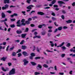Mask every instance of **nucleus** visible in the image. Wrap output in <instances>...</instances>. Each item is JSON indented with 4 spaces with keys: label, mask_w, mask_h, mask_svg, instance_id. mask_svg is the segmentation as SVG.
I'll use <instances>...</instances> for the list:
<instances>
[{
    "label": "nucleus",
    "mask_w": 75,
    "mask_h": 75,
    "mask_svg": "<svg viewBox=\"0 0 75 75\" xmlns=\"http://www.w3.org/2000/svg\"><path fill=\"white\" fill-rule=\"evenodd\" d=\"M66 22L67 23H71L72 22V20H69L68 21H67Z\"/></svg>",
    "instance_id": "nucleus-18"
},
{
    "label": "nucleus",
    "mask_w": 75,
    "mask_h": 75,
    "mask_svg": "<svg viewBox=\"0 0 75 75\" xmlns=\"http://www.w3.org/2000/svg\"><path fill=\"white\" fill-rule=\"evenodd\" d=\"M13 15L15 16H18L17 14L16 13H14Z\"/></svg>",
    "instance_id": "nucleus-63"
},
{
    "label": "nucleus",
    "mask_w": 75,
    "mask_h": 75,
    "mask_svg": "<svg viewBox=\"0 0 75 75\" xmlns=\"http://www.w3.org/2000/svg\"><path fill=\"white\" fill-rule=\"evenodd\" d=\"M62 27H60L58 28V30L60 31L62 30Z\"/></svg>",
    "instance_id": "nucleus-31"
},
{
    "label": "nucleus",
    "mask_w": 75,
    "mask_h": 75,
    "mask_svg": "<svg viewBox=\"0 0 75 75\" xmlns=\"http://www.w3.org/2000/svg\"><path fill=\"white\" fill-rule=\"evenodd\" d=\"M6 12L7 13H11V11H7Z\"/></svg>",
    "instance_id": "nucleus-46"
},
{
    "label": "nucleus",
    "mask_w": 75,
    "mask_h": 75,
    "mask_svg": "<svg viewBox=\"0 0 75 75\" xmlns=\"http://www.w3.org/2000/svg\"><path fill=\"white\" fill-rule=\"evenodd\" d=\"M72 6H75V2H74L72 4Z\"/></svg>",
    "instance_id": "nucleus-55"
},
{
    "label": "nucleus",
    "mask_w": 75,
    "mask_h": 75,
    "mask_svg": "<svg viewBox=\"0 0 75 75\" xmlns=\"http://www.w3.org/2000/svg\"><path fill=\"white\" fill-rule=\"evenodd\" d=\"M3 44L4 45H6V42H3Z\"/></svg>",
    "instance_id": "nucleus-59"
},
{
    "label": "nucleus",
    "mask_w": 75,
    "mask_h": 75,
    "mask_svg": "<svg viewBox=\"0 0 75 75\" xmlns=\"http://www.w3.org/2000/svg\"><path fill=\"white\" fill-rule=\"evenodd\" d=\"M31 63L33 65H36V64L34 62H31Z\"/></svg>",
    "instance_id": "nucleus-20"
},
{
    "label": "nucleus",
    "mask_w": 75,
    "mask_h": 75,
    "mask_svg": "<svg viewBox=\"0 0 75 75\" xmlns=\"http://www.w3.org/2000/svg\"><path fill=\"white\" fill-rule=\"evenodd\" d=\"M67 28H68V27H67V26L63 27L64 29H67Z\"/></svg>",
    "instance_id": "nucleus-54"
},
{
    "label": "nucleus",
    "mask_w": 75,
    "mask_h": 75,
    "mask_svg": "<svg viewBox=\"0 0 75 75\" xmlns=\"http://www.w3.org/2000/svg\"><path fill=\"white\" fill-rule=\"evenodd\" d=\"M8 48H9V46L8 45V46L6 48V51H8Z\"/></svg>",
    "instance_id": "nucleus-53"
},
{
    "label": "nucleus",
    "mask_w": 75,
    "mask_h": 75,
    "mask_svg": "<svg viewBox=\"0 0 75 75\" xmlns=\"http://www.w3.org/2000/svg\"><path fill=\"white\" fill-rule=\"evenodd\" d=\"M54 7H58V5H54Z\"/></svg>",
    "instance_id": "nucleus-51"
},
{
    "label": "nucleus",
    "mask_w": 75,
    "mask_h": 75,
    "mask_svg": "<svg viewBox=\"0 0 75 75\" xmlns=\"http://www.w3.org/2000/svg\"><path fill=\"white\" fill-rule=\"evenodd\" d=\"M41 68V66L40 64H38V66L37 67V68Z\"/></svg>",
    "instance_id": "nucleus-32"
},
{
    "label": "nucleus",
    "mask_w": 75,
    "mask_h": 75,
    "mask_svg": "<svg viewBox=\"0 0 75 75\" xmlns=\"http://www.w3.org/2000/svg\"><path fill=\"white\" fill-rule=\"evenodd\" d=\"M18 57H21V55H22V54H21V53H18Z\"/></svg>",
    "instance_id": "nucleus-34"
},
{
    "label": "nucleus",
    "mask_w": 75,
    "mask_h": 75,
    "mask_svg": "<svg viewBox=\"0 0 75 75\" xmlns=\"http://www.w3.org/2000/svg\"><path fill=\"white\" fill-rule=\"evenodd\" d=\"M73 25H74L73 24L70 25V26L72 27L71 28V30H72V29H73L72 27H73Z\"/></svg>",
    "instance_id": "nucleus-58"
},
{
    "label": "nucleus",
    "mask_w": 75,
    "mask_h": 75,
    "mask_svg": "<svg viewBox=\"0 0 75 75\" xmlns=\"http://www.w3.org/2000/svg\"><path fill=\"white\" fill-rule=\"evenodd\" d=\"M4 2L5 4L9 3H10V0H4Z\"/></svg>",
    "instance_id": "nucleus-4"
},
{
    "label": "nucleus",
    "mask_w": 75,
    "mask_h": 75,
    "mask_svg": "<svg viewBox=\"0 0 75 75\" xmlns=\"http://www.w3.org/2000/svg\"><path fill=\"white\" fill-rule=\"evenodd\" d=\"M16 70L15 69H12V70L10 71L9 73V75H13V74H16Z\"/></svg>",
    "instance_id": "nucleus-1"
},
{
    "label": "nucleus",
    "mask_w": 75,
    "mask_h": 75,
    "mask_svg": "<svg viewBox=\"0 0 75 75\" xmlns=\"http://www.w3.org/2000/svg\"><path fill=\"white\" fill-rule=\"evenodd\" d=\"M42 25H43V26H45V24H43L42 25H39L38 26V27L40 28H42Z\"/></svg>",
    "instance_id": "nucleus-10"
},
{
    "label": "nucleus",
    "mask_w": 75,
    "mask_h": 75,
    "mask_svg": "<svg viewBox=\"0 0 75 75\" xmlns=\"http://www.w3.org/2000/svg\"><path fill=\"white\" fill-rule=\"evenodd\" d=\"M16 33L17 34H21V31L17 30L16 32Z\"/></svg>",
    "instance_id": "nucleus-22"
},
{
    "label": "nucleus",
    "mask_w": 75,
    "mask_h": 75,
    "mask_svg": "<svg viewBox=\"0 0 75 75\" xmlns=\"http://www.w3.org/2000/svg\"><path fill=\"white\" fill-rule=\"evenodd\" d=\"M52 19L53 20H56V18H54V17H52Z\"/></svg>",
    "instance_id": "nucleus-60"
},
{
    "label": "nucleus",
    "mask_w": 75,
    "mask_h": 75,
    "mask_svg": "<svg viewBox=\"0 0 75 75\" xmlns=\"http://www.w3.org/2000/svg\"><path fill=\"white\" fill-rule=\"evenodd\" d=\"M6 58H7V57H3L1 59V60H2L3 61H5V60L6 59Z\"/></svg>",
    "instance_id": "nucleus-11"
},
{
    "label": "nucleus",
    "mask_w": 75,
    "mask_h": 75,
    "mask_svg": "<svg viewBox=\"0 0 75 75\" xmlns=\"http://www.w3.org/2000/svg\"><path fill=\"white\" fill-rule=\"evenodd\" d=\"M43 67H45V68H47L48 67V66L45 64H44L43 65Z\"/></svg>",
    "instance_id": "nucleus-36"
},
{
    "label": "nucleus",
    "mask_w": 75,
    "mask_h": 75,
    "mask_svg": "<svg viewBox=\"0 0 75 75\" xmlns=\"http://www.w3.org/2000/svg\"><path fill=\"white\" fill-rule=\"evenodd\" d=\"M34 7V6L32 5H30L27 7V8L28 9H30V10H31V9L32 7Z\"/></svg>",
    "instance_id": "nucleus-5"
},
{
    "label": "nucleus",
    "mask_w": 75,
    "mask_h": 75,
    "mask_svg": "<svg viewBox=\"0 0 75 75\" xmlns=\"http://www.w3.org/2000/svg\"><path fill=\"white\" fill-rule=\"evenodd\" d=\"M55 2H56V1L55 0H54L52 1V3L54 4V3H55Z\"/></svg>",
    "instance_id": "nucleus-27"
},
{
    "label": "nucleus",
    "mask_w": 75,
    "mask_h": 75,
    "mask_svg": "<svg viewBox=\"0 0 75 75\" xmlns=\"http://www.w3.org/2000/svg\"><path fill=\"white\" fill-rule=\"evenodd\" d=\"M6 7L5 6H3L2 7V10H6Z\"/></svg>",
    "instance_id": "nucleus-41"
},
{
    "label": "nucleus",
    "mask_w": 75,
    "mask_h": 75,
    "mask_svg": "<svg viewBox=\"0 0 75 75\" xmlns=\"http://www.w3.org/2000/svg\"><path fill=\"white\" fill-rule=\"evenodd\" d=\"M24 42H25V41L24 40H23L20 43V44L21 45L22 44H23Z\"/></svg>",
    "instance_id": "nucleus-21"
},
{
    "label": "nucleus",
    "mask_w": 75,
    "mask_h": 75,
    "mask_svg": "<svg viewBox=\"0 0 75 75\" xmlns=\"http://www.w3.org/2000/svg\"><path fill=\"white\" fill-rule=\"evenodd\" d=\"M31 0H27L26 1V2L28 4H30V2H31Z\"/></svg>",
    "instance_id": "nucleus-17"
},
{
    "label": "nucleus",
    "mask_w": 75,
    "mask_h": 75,
    "mask_svg": "<svg viewBox=\"0 0 75 75\" xmlns=\"http://www.w3.org/2000/svg\"><path fill=\"white\" fill-rule=\"evenodd\" d=\"M23 54L24 56H27L28 55V54H27V53L25 52H23Z\"/></svg>",
    "instance_id": "nucleus-7"
},
{
    "label": "nucleus",
    "mask_w": 75,
    "mask_h": 75,
    "mask_svg": "<svg viewBox=\"0 0 75 75\" xmlns=\"http://www.w3.org/2000/svg\"><path fill=\"white\" fill-rule=\"evenodd\" d=\"M37 34V32H35V33H34V35H36V34Z\"/></svg>",
    "instance_id": "nucleus-64"
},
{
    "label": "nucleus",
    "mask_w": 75,
    "mask_h": 75,
    "mask_svg": "<svg viewBox=\"0 0 75 75\" xmlns=\"http://www.w3.org/2000/svg\"><path fill=\"white\" fill-rule=\"evenodd\" d=\"M30 59H32L33 58V56H30Z\"/></svg>",
    "instance_id": "nucleus-61"
},
{
    "label": "nucleus",
    "mask_w": 75,
    "mask_h": 75,
    "mask_svg": "<svg viewBox=\"0 0 75 75\" xmlns=\"http://www.w3.org/2000/svg\"><path fill=\"white\" fill-rule=\"evenodd\" d=\"M12 56H13V57L15 56L16 55V53L13 52L12 53Z\"/></svg>",
    "instance_id": "nucleus-19"
},
{
    "label": "nucleus",
    "mask_w": 75,
    "mask_h": 75,
    "mask_svg": "<svg viewBox=\"0 0 75 75\" xmlns=\"http://www.w3.org/2000/svg\"><path fill=\"white\" fill-rule=\"evenodd\" d=\"M11 21H14L15 20H16V19H11Z\"/></svg>",
    "instance_id": "nucleus-40"
},
{
    "label": "nucleus",
    "mask_w": 75,
    "mask_h": 75,
    "mask_svg": "<svg viewBox=\"0 0 75 75\" xmlns=\"http://www.w3.org/2000/svg\"><path fill=\"white\" fill-rule=\"evenodd\" d=\"M2 18H4L5 17V15H4V14L3 13H2Z\"/></svg>",
    "instance_id": "nucleus-23"
},
{
    "label": "nucleus",
    "mask_w": 75,
    "mask_h": 75,
    "mask_svg": "<svg viewBox=\"0 0 75 75\" xmlns=\"http://www.w3.org/2000/svg\"><path fill=\"white\" fill-rule=\"evenodd\" d=\"M70 51L71 52L73 51V52H75V50H74V49H70Z\"/></svg>",
    "instance_id": "nucleus-25"
},
{
    "label": "nucleus",
    "mask_w": 75,
    "mask_h": 75,
    "mask_svg": "<svg viewBox=\"0 0 75 75\" xmlns=\"http://www.w3.org/2000/svg\"><path fill=\"white\" fill-rule=\"evenodd\" d=\"M7 20V19H5L4 20L1 21V23H2V22H4V21H6Z\"/></svg>",
    "instance_id": "nucleus-30"
},
{
    "label": "nucleus",
    "mask_w": 75,
    "mask_h": 75,
    "mask_svg": "<svg viewBox=\"0 0 75 75\" xmlns=\"http://www.w3.org/2000/svg\"><path fill=\"white\" fill-rule=\"evenodd\" d=\"M41 38V37L40 36H37L35 35V36L33 37V38Z\"/></svg>",
    "instance_id": "nucleus-9"
},
{
    "label": "nucleus",
    "mask_w": 75,
    "mask_h": 75,
    "mask_svg": "<svg viewBox=\"0 0 75 75\" xmlns=\"http://www.w3.org/2000/svg\"><path fill=\"white\" fill-rule=\"evenodd\" d=\"M2 70L3 71H4V72H6V71H8V69H7L6 70L4 68V67H2Z\"/></svg>",
    "instance_id": "nucleus-8"
},
{
    "label": "nucleus",
    "mask_w": 75,
    "mask_h": 75,
    "mask_svg": "<svg viewBox=\"0 0 75 75\" xmlns=\"http://www.w3.org/2000/svg\"><path fill=\"white\" fill-rule=\"evenodd\" d=\"M20 20H18L17 23L18 24H20Z\"/></svg>",
    "instance_id": "nucleus-50"
},
{
    "label": "nucleus",
    "mask_w": 75,
    "mask_h": 75,
    "mask_svg": "<svg viewBox=\"0 0 75 75\" xmlns=\"http://www.w3.org/2000/svg\"><path fill=\"white\" fill-rule=\"evenodd\" d=\"M28 31V28H26L25 30V32H27Z\"/></svg>",
    "instance_id": "nucleus-45"
},
{
    "label": "nucleus",
    "mask_w": 75,
    "mask_h": 75,
    "mask_svg": "<svg viewBox=\"0 0 75 75\" xmlns=\"http://www.w3.org/2000/svg\"><path fill=\"white\" fill-rule=\"evenodd\" d=\"M30 48H33V51L35 50V46H32L31 47H30Z\"/></svg>",
    "instance_id": "nucleus-28"
},
{
    "label": "nucleus",
    "mask_w": 75,
    "mask_h": 75,
    "mask_svg": "<svg viewBox=\"0 0 75 75\" xmlns=\"http://www.w3.org/2000/svg\"><path fill=\"white\" fill-rule=\"evenodd\" d=\"M14 47H12L10 49V50L12 51V50H13L14 49Z\"/></svg>",
    "instance_id": "nucleus-44"
},
{
    "label": "nucleus",
    "mask_w": 75,
    "mask_h": 75,
    "mask_svg": "<svg viewBox=\"0 0 75 75\" xmlns=\"http://www.w3.org/2000/svg\"><path fill=\"white\" fill-rule=\"evenodd\" d=\"M30 55H31V56H32V57H34V56H35V54L34 53H32Z\"/></svg>",
    "instance_id": "nucleus-24"
},
{
    "label": "nucleus",
    "mask_w": 75,
    "mask_h": 75,
    "mask_svg": "<svg viewBox=\"0 0 75 75\" xmlns=\"http://www.w3.org/2000/svg\"><path fill=\"white\" fill-rule=\"evenodd\" d=\"M64 73H61V72H60L59 73V75H63L64 74Z\"/></svg>",
    "instance_id": "nucleus-43"
},
{
    "label": "nucleus",
    "mask_w": 75,
    "mask_h": 75,
    "mask_svg": "<svg viewBox=\"0 0 75 75\" xmlns=\"http://www.w3.org/2000/svg\"><path fill=\"white\" fill-rule=\"evenodd\" d=\"M20 51H21V50L20 49H19L18 51L16 52V53H18L19 52H20Z\"/></svg>",
    "instance_id": "nucleus-49"
},
{
    "label": "nucleus",
    "mask_w": 75,
    "mask_h": 75,
    "mask_svg": "<svg viewBox=\"0 0 75 75\" xmlns=\"http://www.w3.org/2000/svg\"><path fill=\"white\" fill-rule=\"evenodd\" d=\"M62 48L63 49V50H66V47H65L64 46H62Z\"/></svg>",
    "instance_id": "nucleus-35"
},
{
    "label": "nucleus",
    "mask_w": 75,
    "mask_h": 75,
    "mask_svg": "<svg viewBox=\"0 0 75 75\" xmlns=\"http://www.w3.org/2000/svg\"><path fill=\"white\" fill-rule=\"evenodd\" d=\"M62 19H64V16L62 15Z\"/></svg>",
    "instance_id": "nucleus-62"
},
{
    "label": "nucleus",
    "mask_w": 75,
    "mask_h": 75,
    "mask_svg": "<svg viewBox=\"0 0 75 75\" xmlns=\"http://www.w3.org/2000/svg\"><path fill=\"white\" fill-rule=\"evenodd\" d=\"M25 35H26V34H22L21 35V36L22 38H25Z\"/></svg>",
    "instance_id": "nucleus-13"
},
{
    "label": "nucleus",
    "mask_w": 75,
    "mask_h": 75,
    "mask_svg": "<svg viewBox=\"0 0 75 75\" xmlns=\"http://www.w3.org/2000/svg\"><path fill=\"white\" fill-rule=\"evenodd\" d=\"M40 73L39 72H36L35 73V75H40Z\"/></svg>",
    "instance_id": "nucleus-29"
},
{
    "label": "nucleus",
    "mask_w": 75,
    "mask_h": 75,
    "mask_svg": "<svg viewBox=\"0 0 75 75\" xmlns=\"http://www.w3.org/2000/svg\"><path fill=\"white\" fill-rule=\"evenodd\" d=\"M46 51L47 52H53V51H50V50L48 49L46 50Z\"/></svg>",
    "instance_id": "nucleus-33"
},
{
    "label": "nucleus",
    "mask_w": 75,
    "mask_h": 75,
    "mask_svg": "<svg viewBox=\"0 0 75 75\" xmlns=\"http://www.w3.org/2000/svg\"><path fill=\"white\" fill-rule=\"evenodd\" d=\"M15 27V25H11V27L12 28H13V27Z\"/></svg>",
    "instance_id": "nucleus-39"
},
{
    "label": "nucleus",
    "mask_w": 75,
    "mask_h": 75,
    "mask_svg": "<svg viewBox=\"0 0 75 75\" xmlns=\"http://www.w3.org/2000/svg\"><path fill=\"white\" fill-rule=\"evenodd\" d=\"M50 43L51 44V47H54V44L53 43H52V42L50 41Z\"/></svg>",
    "instance_id": "nucleus-12"
},
{
    "label": "nucleus",
    "mask_w": 75,
    "mask_h": 75,
    "mask_svg": "<svg viewBox=\"0 0 75 75\" xmlns=\"http://www.w3.org/2000/svg\"><path fill=\"white\" fill-rule=\"evenodd\" d=\"M71 46V44L69 43H68L66 45L67 47H70Z\"/></svg>",
    "instance_id": "nucleus-26"
},
{
    "label": "nucleus",
    "mask_w": 75,
    "mask_h": 75,
    "mask_svg": "<svg viewBox=\"0 0 75 75\" xmlns=\"http://www.w3.org/2000/svg\"><path fill=\"white\" fill-rule=\"evenodd\" d=\"M8 65L9 66V67L11 66V63H10V62L8 63Z\"/></svg>",
    "instance_id": "nucleus-42"
},
{
    "label": "nucleus",
    "mask_w": 75,
    "mask_h": 75,
    "mask_svg": "<svg viewBox=\"0 0 75 75\" xmlns=\"http://www.w3.org/2000/svg\"><path fill=\"white\" fill-rule=\"evenodd\" d=\"M30 26L31 27H34L35 26V25H34L33 24H31L30 25Z\"/></svg>",
    "instance_id": "nucleus-57"
},
{
    "label": "nucleus",
    "mask_w": 75,
    "mask_h": 75,
    "mask_svg": "<svg viewBox=\"0 0 75 75\" xmlns=\"http://www.w3.org/2000/svg\"><path fill=\"white\" fill-rule=\"evenodd\" d=\"M65 54H62V57H65Z\"/></svg>",
    "instance_id": "nucleus-47"
},
{
    "label": "nucleus",
    "mask_w": 75,
    "mask_h": 75,
    "mask_svg": "<svg viewBox=\"0 0 75 75\" xmlns=\"http://www.w3.org/2000/svg\"><path fill=\"white\" fill-rule=\"evenodd\" d=\"M27 48V47L25 46H22V49L23 50H25Z\"/></svg>",
    "instance_id": "nucleus-14"
},
{
    "label": "nucleus",
    "mask_w": 75,
    "mask_h": 75,
    "mask_svg": "<svg viewBox=\"0 0 75 75\" xmlns=\"http://www.w3.org/2000/svg\"><path fill=\"white\" fill-rule=\"evenodd\" d=\"M52 16H55V13H52Z\"/></svg>",
    "instance_id": "nucleus-52"
},
{
    "label": "nucleus",
    "mask_w": 75,
    "mask_h": 75,
    "mask_svg": "<svg viewBox=\"0 0 75 75\" xmlns=\"http://www.w3.org/2000/svg\"><path fill=\"white\" fill-rule=\"evenodd\" d=\"M40 59V57H35V59Z\"/></svg>",
    "instance_id": "nucleus-48"
},
{
    "label": "nucleus",
    "mask_w": 75,
    "mask_h": 75,
    "mask_svg": "<svg viewBox=\"0 0 75 75\" xmlns=\"http://www.w3.org/2000/svg\"><path fill=\"white\" fill-rule=\"evenodd\" d=\"M25 22V19H23L21 21L22 25H25V23H24Z\"/></svg>",
    "instance_id": "nucleus-2"
},
{
    "label": "nucleus",
    "mask_w": 75,
    "mask_h": 75,
    "mask_svg": "<svg viewBox=\"0 0 75 75\" xmlns=\"http://www.w3.org/2000/svg\"><path fill=\"white\" fill-rule=\"evenodd\" d=\"M58 3H59V4H60V6H61V4H62L63 3H64V2H63L62 1H58Z\"/></svg>",
    "instance_id": "nucleus-16"
},
{
    "label": "nucleus",
    "mask_w": 75,
    "mask_h": 75,
    "mask_svg": "<svg viewBox=\"0 0 75 75\" xmlns=\"http://www.w3.org/2000/svg\"><path fill=\"white\" fill-rule=\"evenodd\" d=\"M26 24H30V21H26L25 22Z\"/></svg>",
    "instance_id": "nucleus-37"
},
{
    "label": "nucleus",
    "mask_w": 75,
    "mask_h": 75,
    "mask_svg": "<svg viewBox=\"0 0 75 75\" xmlns=\"http://www.w3.org/2000/svg\"><path fill=\"white\" fill-rule=\"evenodd\" d=\"M5 7L6 8H7L8 7V5L7 4H6L5 5Z\"/></svg>",
    "instance_id": "nucleus-38"
},
{
    "label": "nucleus",
    "mask_w": 75,
    "mask_h": 75,
    "mask_svg": "<svg viewBox=\"0 0 75 75\" xmlns=\"http://www.w3.org/2000/svg\"><path fill=\"white\" fill-rule=\"evenodd\" d=\"M23 62H24V65H27L28 63V61H27L25 59L23 60Z\"/></svg>",
    "instance_id": "nucleus-3"
},
{
    "label": "nucleus",
    "mask_w": 75,
    "mask_h": 75,
    "mask_svg": "<svg viewBox=\"0 0 75 75\" xmlns=\"http://www.w3.org/2000/svg\"><path fill=\"white\" fill-rule=\"evenodd\" d=\"M28 21H31V20H32V19L31 18H30L29 19H28Z\"/></svg>",
    "instance_id": "nucleus-56"
},
{
    "label": "nucleus",
    "mask_w": 75,
    "mask_h": 75,
    "mask_svg": "<svg viewBox=\"0 0 75 75\" xmlns=\"http://www.w3.org/2000/svg\"><path fill=\"white\" fill-rule=\"evenodd\" d=\"M65 44V42H63L62 43V44L60 45V47H62V46H63L64 45V44Z\"/></svg>",
    "instance_id": "nucleus-15"
},
{
    "label": "nucleus",
    "mask_w": 75,
    "mask_h": 75,
    "mask_svg": "<svg viewBox=\"0 0 75 75\" xmlns=\"http://www.w3.org/2000/svg\"><path fill=\"white\" fill-rule=\"evenodd\" d=\"M38 14H39V15H44V13H43L42 12H38Z\"/></svg>",
    "instance_id": "nucleus-6"
}]
</instances>
